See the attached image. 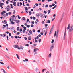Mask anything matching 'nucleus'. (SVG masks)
<instances>
[{"label":"nucleus","instance_id":"6e6d98bb","mask_svg":"<svg viewBox=\"0 0 73 73\" xmlns=\"http://www.w3.org/2000/svg\"><path fill=\"white\" fill-rule=\"evenodd\" d=\"M36 72H37L38 71V69L36 68Z\"/></svg>","mask_w":73,"mask_h":73},{"label":"nucleus","instance_id":"e433bc0d","mask_svg":"<svg viewBox=\"0 0 73 73\" xmlns=\"http://www.w3.org/2000/svg\"><path fill=\"white\" fill-rule=\"evenodd\" d=\"M29 14L30 15H31L32 14V12H31V11H29Z\"/></svg>","mask_w":73,"mask_h":73},{"label":"nucleus","instance_id":"37998d69","mask_svg":"<svg viewBox=\"0 0 73 73\" xmlns=\"http://www.w3.org/2000/svg\"><path fill=\"white\" fill-rule=\"evenodd\" d=\"M36 16H37V17H39V14H36Z\"/></svg>","mask_w":73,"mask_h":73},{"label":"nucleus","instance_id":"f8f14e48","mask_svg":"<svg viewBox=\"0 0 73 73\" xmlns=\"http://www.w3.org/2000/svg\"><path fill=\"white\" fill-rule=\"evenodd\" d=\"M57 33V31H55V33L54 35V37H55L56 35V33Z\"/></svg>","mask_w":73,"mask_h":73},{"label":"nucleus","instance_id":"412c9836","mask_svg":"<svg viewBox=\"0 0 73 73\" xmlns=\"http://www.w3.org/2000/svg\"><path fill=\"white\" fill-rule=\"evenodd\" d=\"M47 33H48V30H47L46 32L45 33L44 35L46 36V34H47Z\"/></svg>","mask_w":73,"mask_h":73},{"label":"nucleus","instance_id":"1a4fd4ad","mask_svg":"<svg viewBox=\"0 0 73 73\" xmlns=\"http://www.w3.org/2000/svg\"><path fill=\"white\" fill-rule=\"evenodd\" d=\"M15 21H16V22L17 23V24L19 23H20V21L18 20H15Z\"/></svg>","mask_w":73,"mask_h":73},{"label":"nucleus","instance_id":"0eeeda50","mask_svg":"<svg viewBox=\"0 0 73 73\" xmlns=\"http://www.w3.org/2000/svg\"><path fill=\"white\" fill-rule=\"evenodd\" d=\"M2 23H4L5 24H7V22L6 21V20H5L4 21H2Z\"/></svg>","mask_w":73,"mask_h":73},{"label":"nucleus","instance_id":"e2e57ef3","mask_svg":"<svg viewBox=\"0 0 73 73\" xmlns=\"http://www.w3.org/2000/svg\"><path fill=\"white\" fill-rule=\"evenodd\" d=\"M30 27V25H27V28H29V27Z\"/></svg>","mask_w":73,"mask_h":73},{"label":"nucleus","instance_id":"a18cd8bd","mask_svg":"<svg viewBox=\"0 0 73 73\" xmlns=\"http://www.w3.org/2000/svg\"><path fill=\"white\" fill-rule=\"evenodd\" d=\"M17 17H18V19H21V17H19V15H17Z\"/></svg>","mask_w":73,"mask_h":73},{"label":"nucleus","instance_id":"bb28decb","mask_svg":"<svg viewBox=\"0 0 73 73\" xmlns=\"http://www.w3.org/2000/svg\"><path fill=\"white\" fill-rule=\"evenodd\" d=\"M3 36H3V37H6V34L5 33V34H3Z\"/></svg>","mask_w":73,"mask_h":73},{"label":"nucleus","instance_id":"39448f33","mask_svg":"<svg viewBox=\"0 0 73 73\" xmlns=\"http://www.w3.org/2000/svg\"><path fill=\"white\" fill-rule=\"evenodd\" d=\"M13 47H14V48H18L19 46H18V45H14Z\"/></svg>","mask_w":73,"mask_h":73},{"label":"nucleus","instance_id":"7c9ffc66","mask_svg":"<svg viewBox=\"0 0 73 73\" xmlns=\"http://www.w3.org/2000/svg\"><path fill=\"white\" fill-rule=\"evenodd\" d=\"M54 25H53L52 27L51 28V29H53V28H54Z\"/></svg>","mask_w":73,"mask_h":73},{"label":"nucleus","instance_id":"a19ab883","mask_svg":"<svg viewBox=\"0 0 73 73\" xmlns=\"http://www.w3.org/2000/svg\"><path fill=\"white\" fill-rule=\"evenodd\" d=\"M48 7V5H45V8H47V7Z\"/></svg>","mask_w":73,"mask_h":73},{"label":"nucleus","instance_id":"69168bd1","mask_svg":"<svg viewBox=\"0 0 73 73\" xmlns=\"http://www.w3.org/2000/svg\"><path fill=\"white\" fill-rule=\"evenodd\" d=\"M56 34H58V30H57Z\"/></svg>","mask_w":73,"mask_h":73},{"label":"nucleus","instance_id":"5701e85b","mask_svg":"<svg viewBox=\"0 0 73 73\" xmlns=\"http://www.w3.org/2000/svg\"><path fill=\"white\" fill-rule=\"evenodd\" d=\"M23 48H24V47L22 46H21L20 47V49H23Z\"/></svg>","mask_w":73,"mask_h":73},{"label":"nucleus","instance_id":"4be33fe9","mask_svg":"<svg viewBox=\"0 0 73 73\" xmlns=\"http://www.w3.org/2000/svg\"><path fill=\"white\" fill-rule=\"evenodd\" d=\"M0 63L1 64V65H4V63L2 62H0Z\"/></svg>","mask_w":73,"mask_h":73},{"label":"nucleus","instance_id":"3c124183","mask_svg":"<svg viewBox=\"0 0 73 73\" xmlns=\"http://www.w3.org/2000/svg\"><path fill=\"white\" fill-rule=\"evenodd\" d=\"M40 34L42 35H44V33H42V32H41L40 33Z\"/></svg>","mask_w":73,"mask_h":73},{"label":"nucleus","instance_id":"f704fd0d","mask_svg":"<svg viewBox=\"0 0 73 73\" xmlns=\"http://www.w3.org/2000/svg\"><path fill=\"white\" fill-rule=\"evenodd\" d=\"M44 13H45V14H46V13H47V12H46V11H44Z\"/></svg>","mask_w":73,"mask_h":73},{"label":"nucleus","instance_id":"ea45409f","mask_svg":"<svg viewBox=\"0 0 73 73\" xmlns=\"http://www.w3.org/2000/svg\"><path fill=\"white\" fill-rule=\"evenodd\" d=\"M6 37L7 38V41H9V39H8V36H6Z\"/></svg>","mask_w":73,"mask_h":73},{"label":"nucleus","instance_id":"dca6fc26","mask_svg":"<svg viewBox=\"0 0 73 73\" xmlns=\"http://www.w3.org/2000/svg\"><path fill=\"white\" fill-rule=\"evenodd\" d=\"M13 3H14L13 4V5L14 6H16V2H13Z\"/></svg>","mask_w":73,"mask_h":73},{"label":"nucleus","instance_id":"338daca9","mask_svg":"<svg viewBox=\"0 0 73 73\" xmlns=\"http://www.w3.org/2000/svg\"><path fill=\"white\" fill-rule=\"evenodd\" d=\"M14 37H15V38L17 39V36H15Z\"/></svg>","mask_w":73,"mask_h":73},{"label":"nucleus","instance_id":"c85d7f7f","mask_svg":"<svg viewBox=\"0 0 73 73\" xmlns=\"http://www.w3.org/2000/svg\"><path fill=\"white\" fill-rule=\"evenodd\" d=\"M58 34H56V38H58Z\"/></svg>","mask_w":73,"mask_h":73},{"label":"nucleus","instance_id":"c9c22d12","mask_svg":"<svg viewBox=\"0 0 73 73\" xmlns=\"http://www.w3.org/2000/svg\"><path fill=\"white\" fill-rule=\"evenodd\" d=\"M22 19L23 20H25V17H23L22 18Z\"/></svg>","mask_w":73,"mask_h":73},{"label":"nucleus","instance_id":"f3484780","mask_svg":"<svg viewBox=\"0 0 73 73\" xmlns=\"http://www.w3.org/2000/svg\"><path fill=\"white\" fill-rule=\"evenodd\" d=\"M16 55L18 59H20V58H19V55H18V54H16Z\"/></svg>","mask_w":73,"mask_h":73},{"label":"nucleus","instance_id":"20e7f679","mask_svg":"<svg viewBox=\"0 0 73 73\" xmlns=\"http://www.w3.org/2000/svg\"><path fill=\"white\" fill-rule=\"evenodd\" d=\"M65 36H66V28H65V31L64 33V40H65Z\"/></svg>","mask_w":73,"mask_h":73},{"label":"nucleus","instance_id":"4d7b16f0","mask_svg":"<svg viewBox=\"0 0 73 73\" xmlns=\"http://www.w3.org/2000/svg\"><path fill=\"white\" fill-rule=\"evenodd\" d=\"M33 32H35V30L34 29H33Z\"/></svg>","mask_w":73,"mask_h":73},{"label":"nucleus","instance_id":"423d86ee","mask_svg":"<svg viewBox=\"0 0 73 73\" xmlns=\"http://www.w3.org/2000/svg\"><path fill=\"white\" fill-rule=\"evenodd\" d=\"M46 30V29L45 28H43L42 30V32H43V33L45 32Z\"/></svg>","mask_w":73,"mask_h":73},{"label":"nucleus","instance_id":"de8ad7c7","mask_svg":"<svg viewBox=\"0 0 73 73\" xmlns=\"http://www.w3.org/2000/svg\"><path fill=\"white\" fill-rule=\"evenodd\" d=\"M25 46H29V44H25Z\"/></svg>","mask_w":73,"mask_h":73},{"label":"nucleus","instance_id":"4468645a","mask_svg":"<svg viewBox=\"0 0 73 73\" xmlns=\"http://www.w3.org/2000/svg\"><path fill=\"white\" fill-rule=\"evenodd\" d=\"M29 33H30V34H32V30H30L29 31Z\"/></svg>","mask_w":73,"mask_h":73},{"label":"nucleus","instance_id":"2eb2a0df","mask_svg":"<svg viewBox=\"0 0 73 73\" xmlns=\"http://www.w3.org/2000/svg\"><path fill=\"white\" fill-rule=\"evenodd\" d=\"M50 11H51V9H50V10H49L48 11V14H49V13H50Z\"/></svg>","mask_w":73,"mask_h":73},{"label":"nucleus","instance_id":"bf43d9fd","mask_svg":"<svg viewBox=\"0 0 73 73\" xmlns=\"http://www.w3.org/2000/svg\"><path fill=\"white\" fill-rule=\"evenodd\" d=\"M35 5H36V6H38V4H37V3H36V4H35Z\"/></svg>","mask_w":73,"mask_h":73},{"label":"nucleus","instance_id":"f03ea898","mask_svg":"<svg viewBox=\"0 0 73 73\" xmlns=\"http://www.w3.org/2000/svg\"><path fill=\"white\" fill-rule=\"evenodd\" d=\"M53 48H54V45L52 44L50 48V51H51L52 50H53Z\"/></svg>","mask_w":73,"mask_h":73},{"label":"nucleus","instance_id":"f257e3e1","mask_svg":"<svg viewBox=\"0 0 73 73\" xmlns=\"http://www.w3.org/2000/svg\"><path fill=\"white\" fill-rule=\"evenodd\" d=\"M70 24H69L68 25V27L67 28V29L68 30L69 29L68 32H72L73 31V25H72L70 27Z\"/></svg>","mask_w":73,"mask_h":73},{"label":"nucleus","instance_id":"0e129e2a","mask_svg":"<svg viewBox=\"0 0 73 73\" xmlns=\"http://www.w3.org/2000/svg\"><path fill=\"white\" fill-rule=\"evenodd\" d=\"M19 31H20V32H22V29H20L19 30Z\"/></svg>","mask_w":73,"mask_h":73},{"label":"nucleus","instance_id":"9b49d317","mask_svg":"<svg viewBox=\"0 0 73 73\" xmlns=\"http://www.w3.org/2000/svg\"><path fill=\"white\" fill-rule=\"evenodd\" d=\"M45 17V14H43L42 15L41 17H42V18H44Z\"/></svg>","mask_w":73,"mask_h":73},{"label":"nucleus","instance_id":"72a5a7b5","mask_svg":"<svg viewBox=\"0 0 73 73\" xmlns=\"http://www.w3.org/2000/svg\"><path fill=\"white\" fill-rule=\"evenodd\" d=\"M42 14L41 13H39V16H40V17H42Z\"/></svg>","mask_w":73,"mask_h":73},{"label":"nucleus","instance_id":"7ed1b4c3","mask_svg":"<svg viewBox=\"0 0 73 73\" xmlns=\"http://www.w3.org/2000/svg\"><path fill=\"white\" fill-rule=\"evenodd\" d=\"M38 50H39V49L38 48H35L34 49V52H37V51Z\"/></svg>","mask_w":73,"mask_h":73},{"label":"nucleus","instance_id":"6ab92c4d","mask_svg":"<svg viewBox=\"0 0 73 73\" xmlns=\"http://www.w3.org/2000/svg\"><path fill=\"white\" fill-rule=\"evenodd\" d=\"M51 53H50V54L49 55L48 57L50 58V57H51Z\"/></svg>","mask_w":73,"mask_h":73},{"label":"nucleus","instance_id":"79ce46f5","mask_svg":"<svg viewBox=\"0 0 73 73\" xmlns=\"http://www.w3.org/2000/svg\"><path fill=\"white\" fill-rule=\"evenodd\" d=\"M23 28L24 29V30H25V31H26V27H24Z\"/></svg>","mask_w":73,"mask_h":73},{"label":"nucleus","instance_id":"5fc2aeb1","mask_svg":"<svg viewBox=\"0 0 73 73\" xmlns=\"http://www.w3.org/2000/svg\"><path fill=\"white\" fill-rule=\"evenodd\" d=\"M26 6H29L30 5H29V4H26Z\"/></svg>","mask_w":73,"mask_h":73},{"label":"nucleus","instance_id":"13d9d810","mask_svg":"<svg viewBox=\"0 0 73 73\" xmlns=\"http://www.w3.org/2000/svg\"><path fill=\"white\" fill-rule=\"evenodd\" d=\"M31 27H33L34 26L33 24H32L31 25Z\"/></svg>","mask_w":73,"mask_h":73},{"label":"nucleus","instance_id":"49530a36","mask_svg":"<svg viewBox=\"0 0 73 73\" xmlns=\"http://www.w3.org/2000/svg\"><path fill=\"white\" fill-rule=\"evenodd\" d=\"M9 36H12V35L11 34V33H9Z\"/></svg>","mask_w":73,"mask_h":73},{"label":"nucleus","instance_id":"9d476101","mask_svg":"<svg viewBox=\"0 0 73 73\" xmlns=\"http://www.w3.org/2000/svg\"><path fill=\"white\" fill-rule=\"evenodd\" d=\"M46 23H49V24H50V20H47L46 21Z\"/></svg>","mask_w":73,"mask_h":73},{"label":"nucleus","instance_id":"680f3d73","mask_svg":"<svg viewBox=\"0 0 73 73\" xmlns=\"http://www.w3.org/2000/svg\"><path fill=\"white\" fill-rule=\"evenodd\" d=\"M39 37L37 36L36 37V39H37V40H38V39H39Z\"/></svg>","mask_w":73,"mask_h":73},{"label":"nucleus","instance_id":"aec40b11","mask_svg":"<svg viewBox=\"0 0 73 73\" xmlns=\"http://www.w3.org/2000/svg\"><path fill=\"white\" fill-rule=\"evenodd\" d=\"M54 39H52L51 41V43L52 44H53V42H54Z\"/></svg>","mask_w":73,"mask_h":73},{"label":"nucleus","instance_id":"6e6552de","mask_svg":"<svg viewBox=\"0 0 73 73\" xmlns=\"http://www.w3.org/2000/svg\"><path fill=\"white\" fill-rule=\"evenodd\" d=\"M6 9H7V12H8V11H9V10H10V9H11V8L10 7H7L6 8Z\"/></svg>","mask_w":73,"mask_h":73},{"label":"nucleus","instance_id":"052dcab7","mask_svg":"<svg viewBox=\"0 0 73 73\" xmlns=\"http://www.w3.org/2000/svg\"><path fill=\"white\" fill-rule=\"evenodd\" d=\"M49 7L50 8H52V5H49Z\"/></svg>","mask_w":73,"mask_h":73},{"label":"nucleus","instance_id":"c756f323","mask_svg":"<svg viewBox=\"0 0 73 73\" xmlns=\"http://www.w3.org/2000/svg\"><path fill=\"white\" fill-rule=\"evenodd\" d=\"M25 10H28V8L27 7H25Z\"/></svg>","mask_w":73,"mask_h":73},{"label":"nucleus","instance_id":"774afa93","mask_svg":"<svg viewBox=\"0 0 73 73\" xmlns=\"http://www.w3.org/2000/svg\"><path fill=\"white\" fill-rule=\"evenodd\" d=\"M1 70H3V71L4 70L3 68H1Z\"/></svg>","mask_w":73,"mask_h":73},{"label":"nucleus","instance_id":"a878e982","mask_svg":"<svg viewBox=\"0 0 73 73\" xmlns=\"http://www.w3.org/2000/svg\"><path fill=\"white\" fill-rule=\"evenodd\" d=\"M46 69H43L42 70V72H44V71L45 70H46Z\"/></svg>","mask_w":73,"mask_h":73},{"label":"nucleus","instance_id":"8fccbe9b","mask_svg":"<svg viewBox=\"0 0 73 73\" xmlns=\"http://www.w3.org/2000/svg\"><path fill=\"white\" fill-rule=\"evenodd\" d=\"M2 16H3V17H4H4H5V14H3L2 15Z\"/></svg>","mask_w":73,"mask_h":73},{"label":"nucleus","instance_id":"c03bdc74","mask_svg":"<svg viewBox=\"0 0 73 73\" xmlns=\"http://www.w3.org/2000/svg\"><path fill=\"white\" fill-rule=\"evenodd\" d=\"M42 23L43 24H45V22H44V21H42Z\"/></svg>","mask_w":73,"mask_h":73},{"label":"nucleus","instance_id":"a211bd4d","mask_svg":"<svg viewBox=\"0 0 73 73\" xmlns=\"http://www.w3.org/2000/svg\"><path fill=\"white\" fill-rule=\"evenodd\" d=\"M11 22L12 24H15V22H12V21Z\"/></svg>","mask_w":73,"mask_h":73},{"label":"nucleus","instance_id":"09e8293b","mask_svg":"<svg viewBox=\"0 0 73 73\" xmlns=\"http://www.w3.org/2000/svg\"><path fill=\"white\" fill-rule=\"evenodd\" d=\"M15 12H16V11L14 10V12H13V14H15Z\"/></svg>","mask_w":73,"mask_h":73},{"label":"nucleus","instance_id":"2f4dec72","mask_svg":"<svg viewBox=\"0 0 73 73\" xmlns=\"http://www.w3.org/2000/svg\"><path fill=\"white\" fill-rule=\"evenodd\" d=\"M41 38L39 39L38 41L39 42H41Z\"/></svg>","mask_w":73,"mask_h":73},{"label":"nucleus","instance_id":"b1692460","mask_svg":"<svg viewBox=\"0 0 73 73\" xmlns=\"http://www.w3.org/2000/svg\"><path fill=\"white\" fill-rule=\"evenodd\" d=\"M25 12H26V13H28V12H29L28 11H27V10L25 11Z\"/></svg>","mask_w":73,"mask_h":73},{"label":"nucleus","instance_id":"864d4df0","mask_svg":"<svg viewBox=\"0 0 73 73\" xmlns=\"http://www.w3.org/2000/svg\"><path fill=\"white\" fill-rule=\"evenodd\" d=\"M25 60L26 61H27V62H28V60L27 59H25Z\"/></svg>","mask_w":73,"mask_h":73},{"label":"nucleus","instance_id":"4c0bfd02","mask_svg":"<svg viewBox=\"0 0 73 73\" xmlns=\"http://www.w3.org/2000/svg\"><path fill=\"white\" fill-rule=\"evenodd\" d=\"M44 25L46 27H47L48 25V24H45Z\"/></svg>","mask_w":73,"mask_h":73},{"label":"nucleus","instance_id":"603ef678","mask_svg":"<svg viewBox=\"0 0 73 73\" xmlns=\"http://www.w3.org/2000/svg\"><path fill=\"white\" fill-rule=\"evenodd\" d=\"M52 32H51V31H50L49 33V35H51V34H52Z\"/></svg>","mask_w":73,"mask_h":73},{"label":"nucleus","instance_id":"393cba45","mask_svg":"<svg viewBox=\"0 0 73 73\" xmlns=\"http://www.w3.org/2000/svg\"><path fill=\"white\" fill-rule=\"evenodd\" d=\"M0 6L1 8V9L3 8V5H0Z\"/></svg>","mask_w":73,"mask_h":73},{"label":"nucleus","instance_id":"473e14b6","mask_svg":"<svg viewBox=\"0 0 73 73\" xmlns=\"http://www.w3.org/2000/svg\"><path fill=\"white\" fill-rule=\"evenodd\" d=\"M19 29H20V28H19V27H18L17 28V31H19Z\"/></svg>","mask_w":73,"mask_h":73},{"label":"nucleus","instance_id":"cd10ccee","mask_svg":"<svg viewBox=\"0 0 73 73\" xmlns=\"http://www.w3.org/2000/svg\"><path fill=\"white\" fill-rule=\"evenodd\" d=\"M25 30L23 29V30L22 31V32H23V33H25Z\"/></svg>","mask_w":73,"mask_h":73},{"label":"nucleus","instance_id":"ddd939ff","mask_svg":"<svg viewBox=\"0 0 73 73\" xmlns=\"http://www.w3.org/2000/svg\"><path fill=\"white\" fill-rule=\"evenodd\" d=\"M31 37L29 36L28 38V40H31Z\"/></svg>","mask_w":73,"mask_h":73},{"label":"nucleus","instance_id":"58836bf2","mask_svg":"<svg viewBox=\"0 0 73 73\" xmlns=\"http://www.w3.org/2000/svg\"><path fill=\"white\" fill-rule=\"evenodd\" d=\"M11 14H12V13L11 12H9V15H11Z\"/></svg>","mask_w":73,"mask_h":73}]
</instances>
